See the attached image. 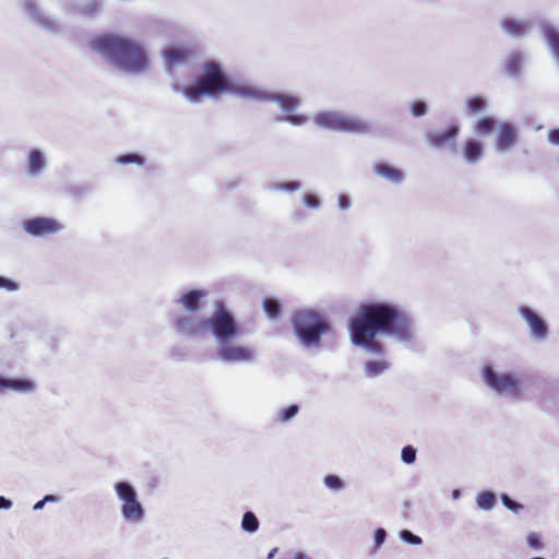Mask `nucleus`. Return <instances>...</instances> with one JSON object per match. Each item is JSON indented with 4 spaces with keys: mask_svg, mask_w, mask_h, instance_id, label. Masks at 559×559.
Here are the masks:
<instances>
[{
    "mask_svg": "<svg viewBox=\"0 0 559 559\" xmlns=\"http://www.w3.org/2000/svg\"><path fill=\"white\" fill-rule=\"evenodd\" d=\"M349 332L354 345L373 354L383 350L382 345L376 341L378 334L392 335L402 341L413 337L408 316L394 305L381 302L361 305L349 322Z\"/></svg>",
    "mask_w": 559,
    "mask_h": 559,
    "instance_id": "1",
    "label": "nucleus"
},
{
    "mask_svg": "<svg viewBox=\"0 0 559 559\" xmlns=\"http://www.w3.org/2000/svg\"><path fill=\"white\" fill-rule=\"evenodd\" d=\"M95 51L107 58L118 69L132 74L145 72L150 59L145 48L136 40L116 34H104L91 41Z\"/></svg>",
    "mask_w": 559,
    "mask_h": 559,
    "instance_id": "2",
    "label": "nucleus"
},
{
    "mask_svg": "<svg viewBox=\"0 0 559 559\" xmlns=\"http://www.w3.org/2000/svg\"><path fill=\"white\" fill-rule=\"evenodd\" d=\"M182 94L193 103L201 100L202 96H216L222 93H236L251 98H259L260 95L251 87H235L223 72L219 64L207 62L203 66V75L192 86L181 88Z\"/></svg>",
    "mask_w": 559,
    "mask_h": 559,
    "instance_id": "3",
    "label": "nucleus"
},
{
    "mask_svg": "<svg viewBox=\"0 0 559 559\" xmlns=\"http://www.w3.org/2000/svg\"><path fill=\"white\" fill-rule=\"evenodd\" d=\"M297 336L306 346H318L321 335L330 331V325L319 313L311 310L297 312L293 318Z\"/></svg>",
    "mask_w": 559,
    "mask_h": 559,
    "instance_id": "4",
    "label": "nucleus"
},
{
    "mask_svg": "<svg viewBox=\"0 0 559 559\" xmlns=\"http://www.w3.org/2000/svg\"><path fill=\"white\" fill-rule=\"evenodd\" d=\"M313 121L321 128L338 132L365 133L369 129L365 121L335 111L319 112L314 116Z\"/></svg>",
    "mask_w": 559,
    "mask_h": 559,
    "instance_id": "5",
    "label": "nucleus"
},
{
    "mask_svg": "<svg viewBox=\"0 0 559 559\" xmlns=\"http://www.w3.org/2000/svg\"><path fill=\"white\" fill-rule=\"evenodd\" d=\"M211 330L213 335L222 343L237 336L239 326L233 314L218 302L211 318L206 319V332Z\"/></svg>",
    "mask_w": 559,
    "mask_h": 559,
    "instance_id": "6",
    "label": "nucleus"
},
{
    "mask_svg": "<svg viewBox=\"0 0 559 559\" xmlns=\"http://www.w3.org/2000/svg\"><path fill=\"white\" fill-rule=\"evenodd\" d=\"M483 377L485 383L500 394L518 396L521 393V382L512 374H499L491 367H485Z\"/></svg>",
    "mask_w": 559,
    "mask_h": 559,
    "instance_id": "7",
    "label": "nucleus"
},
{
    "mask_svg": "<svg viewBox=\"0 0 559 559\" xmlns=\"http://www.w3.org/2000/svg\"><path fill=\"white\" fill-rule=\"evenodd\" d=\"M116 491L123 501L121 510L124 519L130 522H139L143 516V509L136 499L134 489L127 483H118Z\"/></svg>",
    "mask_w": 559,
    "mask_h": 559,
    "instance_id": "8",
    "label": "nucleus"
},
{
    "mask_svg": "<svg viewBox=\"0 0 559 559\" xmlns=\"http://www.w3.org/2000/svg\"><path fill=\"white\" fill-rule=\"evenodd\" d=\"M24 229L34 237H41L58 233L62 229V225L52 218L36 217L26 221L24 223Z\"/></svg>",
    "mask_w": 559,
    "mask_h": 559,
    "instance_id": "9",
    "label": "nucleus"
},
{
    "mask_svg": "<svg viewBox=\"0 0 559 559\" xmlns=\"http://www.w3.org/2000/svg\"><path fill=\"white\" fill-rule=\"evenodd\" d=\"M519 140V133L514 124L501 122L498 124V131L495 139V147L499 152L510 151Z\"/></svg>",
    "mask_w": 559,
    "mask_h": 559,
    "instance_id": "10",
    "label": "nucleus"
},
{
    "mask_svg": "<svg viewBox=\"0 0 559 559\" xmlns=\"http://www.w3.org/2000/svg\"><path fill=\"white\" fill-rule=\"evenodd\" d=\"M460 133V127L456 123H450L445 129L430 132L427 140L433 147L455 146V140Z\"/></svg>",
    "mask_w": 559,
    "mask_h": 559,
    "instance_id": "11",
    "label": "nucleus"
},
{
    "mask_svg": "<svg viewBox=\"0 0 559 559\" xmlns=\"http://www.w3.org/2000/svg\"><path fill=\"white\" fill-rule=\"evenodd\" d=\"M176 329L187 335H203L206 333V319L199 316H181L176 319Z\"/></svg>",
    "mask_w": 559,
    "mask_h": 559,
    "instance_id": "12",
    "label": "nucleus"
},
{
    "mask_svg": "<svg viewBox=\"0 0 559 559\" xmlns=\"http://www.w3.org/2000/svg\"><path fill=\"white\" fill-rule=\"evenodd\" d=\"M193 56V50L186 46H169L163 50V57L168 68L188 62Z\"/></svg>",
    "mask_w": 559,
    "mask_h": 559,
    "instance_id": "13",
    "label": "nucleus"
},
{
    "mask_svg": "<svg viewBox=\"0 0 559 559\" xmlns=\"http://www.w3.org/2000/svg\"><path fill=\"white\" fill-rule=\"evenodd\" d=\"M520 313L528 324L531 332L536 338H545L548 334L546 322L533 310L527 307H521Z\"/></svg>",
    "mask_w": 559,
    "mask_h": 559,
    "instance_id": "14",
    "label": "nucleus"
},
{
    "mask_svg": "<svg viewBox=\"0 0 559 559\" xmlns=\"http://www.w3.org/2000/svg\"><path fill=\"white\" fill-rule=\"evenodd\" d=\"M218 356L225 361H249L252 359V350L247 347L223 345L218 350Z\"/></svg>",
    "mask_w": 559,
    "mask_h": 559,
    "instance_id": "15",
    "label": "nucleus"
},
{
    "mask_svg": "<svg viewBox=\"0 0 559 559\" xmlns=\"http://www.w3.org/2000/svg\"><path fill=\"white\" fill-rule=\"evenodd\" d=\"M464 159L469 164L479 162L484 154V144L476 139H467L462 146Z\"/></svg>",
    "mask_w": 559,
    "mask_h": 559,
    "instance_id": "16",
    "label": "nucleus"
},
{
    "mask_svg": "<svg viewBox=\"0 0 559 559\" xmlns=\"http://www.w3.org/2000/svg\"><path fill=\"white\" fill-rule=\"evenodd\" d=\"M4 390L28 393L35 390V384L28 379H4L0 377V393Z\"/></svg>",
    "mask_w": 559,
    "mask_h": 559,
    "instance_id": "17",
    "label": "nucleus"
},
{
    "mask_svg": "<svg viewBox=\"0 0 559 559\" xmlns=\"http://www.w3.org/2000/svg\"><path fill=\"white\" fill-rule=\"evenodd\" d=\"M206 296L204 290H190L181 297L183 308L189 312H197L201 308V301Z\"/></svg>",
    "mask_w": 559,
    "mask_h": 559,
    "instance_id": "18",
    "label": "nucleus"
},
{
    "mask_svg": "<svg viewBox=\"0 0 559 559\" xmlns=\"http://www.w3.org/2000/svg\"><path fill=\"white\" fill-rule=\"evenodd\" d=\"M374 173L386 180L397 183L403 180V173L391 165L379 163L373 166Z\"/></svg>",
    "mask_w": 559,
    "mask_h": 559,
    "instance_id": "19",
    "label": "nucleus"
},
{
    "mask_svg": "<svg viewBox=\"0 0 559 559\" xmlns=\"http://www.w3.org/2000/svg\"><path fill=\"white\" fill-rule=\"evenodd\" d=\"M501 26L508 34L515 37L524 35L528 29V25L525 22L513 19H504L501 22Z\"/></svg>",
    "mask_w": 559,
    "mask_h": 559,
    "instance_id": "20",
    "label": "nucleus"
},
{
    "mask_svg": "<svg viewBox=\"0 0 559 559\" xmlns=\"http://www.w3.org/2000/svg\"><path fill=\"white\" fill-rule=\"evenodd\" d=\"M496 127L497 121L492 117H484L476 122L474 130L478 135H488Z\"/></svg>",
    "mask_w": 559,
    "mask_h": 559,
    "instance_id": "21",
    "label": "nucleus"
},
{
    "mask_svg": "<svg viewBox=\"0 0 559 559\" xmlns=\"http://www.w3.org/2000/svg\"><path fill=\"white\" fill-rule=\"evenodd\" d=\"M44 167V158L39 151L32 150L28 155V171L33 175L38 174Z\"/></svg>",
    "mask_w": 559,
    "mask_h": 559,
    "instance_id": "22",
    "label": "nucleus"
},
{
    "mask_svg": "<svg viewBox=\"0 0 559 559\" xmlns=\"http://www.w3.org/2000/svg\"><path fill=\"white\" fill-rule=\"evenodd\" d=\"M545 36L555 58L559 62V33L549 27L546 29Z\"/></svg>",
    "mask_w": 559,
    "mask_h": 559,
    "instance_id": "23",
    "label": "nucleus"
},
{
    "mask_svg": "<svg viewBox=\"0 0 559 559\" xmlns=\"http://www.w3.org/2000/svg\"><path fill=\"white\" fill-rule=\"evenodd\" d=\"M466 106L471 115H477L486 109L487 102L480 96H473L467 99Z\"/></svg>",
    "mask_w": 559,
    "mask_h": 559,
    "instance_id": "24",
    "label": "nucleus"
},
{
    "mask_svg": "<svg viewBox=\"0 0 559 559\" xmlns=\"http://www.w3.org/2000/svg\"><path fill=\"white\" fill-rule=\"evenodd\" d=\"M263 309L271 319L277 318L281 313V305L273 298H265L263 300Z\"/></svg>",
    "mask_w": 559,
    "mask_h": 559,
    "instance_id": "25",
    "label": "nucleus"
},
{
    "mask_svg": "<svg viewBox=\"0 0 559 559\" xmlns=\"http://www.w3.org/2000/svg\"><path fill=\"white\" fill-rule=\"evenodd\" d=\"M276 100L283 108V110L289 112L293 111L299 105V99L290 95H280Z\"/></svg>",
    "mask_w": 559,
    "mask_h": 559,
    "instance_id": "26",
    "label": "nucleus"
},
{
    "mask_svg": "<svg viewBox=\"0 0 559 559\" xmlns=\"http://www.w3.org/2000/svg\"><path fill=\"white\" fill-rule=\"evenodd\" d=\"M389 367L385 361H367L365 365L366 372L369 377H376L382 373Z\"/></svg>",
    "mask_w": 559,
    "mask_h": 559,
    "instance_id": "27",
    "label": "nucleus"
},
{
    "mask_svg": "<svg viewBox=\"0 0 559 559\" xmlns=\"http://www.w3.org/2000/svg\"><path fill=\"white\" fill-rule=\"evenodd\" d=\"M241 526L245 531L253 533L259 528V521L252 512H246L242 516Z\"/></svg>",
    "mask_w": 559,
    "mask_h": 559,
    "instance_id": "28",
    "label": "nucleus"
},
{
    "mask_svg": "<svg viewBox=\"0 0 559 559\" xmlns=\"http://www.w3.org/2000/svg\"><path fill=\"white\" fill-rule=\"evenodd\" d=\"M495 502H496V497L493 493H491L489 491H485V492L480 493L477 498L478 507L484 510L491 509L493 507Z\"/></svg>",
    "mask_w": 559,
    "mask_h": 559,
    "instance_id": "29",
    "label": "nucleus"
},
{
    "mask_svg": "<svg viewBox=\"0 0 559 559\" xmlns=\"http://www.w3.org/2000/svg\"><path fill=\"white\" fill-rule=\"evenodd\" d=\"M522 59L520 56L513 55L507 60L506 69L510 75H518L520 72Z\"/></svg>",
    "mask_w": 559,
    "mask_h": 559,
    "instance_id": "30",
    "label": "nucleus"
},
{
    "mask_svg": "<svg viewBox=\"0 0 559 559\" xmlns=\"http://www.w3.org/2000/svg\"><path fill=\"white\" fill-rule=\"evenodd\" d=\"M117 162L122 165H126V164L143 165L144 164V159L138 154L121 155L117 158Z\"/></svg>",
    "mask_w": 559,
    "mask_h": 559,
    "instance_id": "31",
    "label": "nucleus"
},
{
    "mask_svg": "<svg viewBox=\"0 0 559 559\" xmlns=\"http://www.w3.org/2000/svg\"><path fill=\"white\" fill-rule=\"evenodd\" d=\"M416 459V450L412 445H406L402 450V460L406 464L414 463Z\"/></svg>",
    "mask_w": 559,
    "mask_h": 559,
    "instance_id": "32",
    "label": "nucleus"
},
{
    "mask_svg": "<svg viewBox=\"0 0 559 559\" xmlns=\"http://www.w3.org/2000/svg\"><path fill=\"white\" fill-rule=\"evenodd\" d=\"M298 406L297 405H289L288 407H286L285 409H283L281 413H280V420L281 421H287L289 420L290 418H293L297 413H298Z\"/></svg>",
    "mask_w": 559,
    "mask_h": 559,
    "instance_id": "33",
    "label": "nucleus"
},
{
    "mask_svg": "<svg viewBox=\"0 0 559 559\" xmlns=\"http://www.w3.org/2000/svg\"><path fill=\"white\" fill-rule=\"evenodd\" d=\"M324 484L326 487H329L330 489H333V490H340L343 487L342 480L337 476H334V475H328L324 478Z\"/></svg>",
    "mask_w": 559,
    "mask_h": 559,
    "instance_id": "34",
    "label": "nucleus"
},
{
    "mask_svg": "<svg viewBox=\"0 0 559 559\" xmlns=\"http://www.w3.org/2000/svg\"><path fill=\"white\" fill-rule=\"evenodd\" d=\"M401 538L412 545L421 544V538L417 535H414L412 532L404 530L401 532Z\"/></svg>",
    "mask_w": 559,
    "mask_h": 559,
    "instance_id": "35",
    "label": "nucleus"
},
{
    "mask_svg": "<svg viewBox=\"0 0 559 559\" xmlns=\"http://www.w3.org/2000/svg\"><path fill=\"white\" fill-rule=\"evenodd\" d=\"M426 111H427V106L424 102H415L412 105V114L415 117L424 116L426 114Z\"/></svg>",
    "mask_w": 559,
    "mask_h": 559,
    "instance_id": "36",
    "label": "nucleus"
},
{
    "mask_svg": "<svg viewBox=\"0 0 559 559\" xmlns=\"http://www.w3.org/2000/svg\"><path fill=\"white\" fill-rule=\"evenodd\" d=\"M304 202L308 207L316 209L320 205V200L314 194L306 193L304 195Z\"/></svg>",
    "mask_w": 559,
    "mask_h": 559,
    "instance_id": "37",
    "label": "nucleus"
},
{
    "mask_svg": "<svg viewBox=\"0 0 559 559\" xmlns=\"http://www.w3.org/2000/svg\"><path fill=\"white\" fill-rule=\"evenodd\" d=\"M527 544L532 548H535V549L539 548L540 547V538H539V536L536 533L528 534V536H527Z\"/></svg>",
    "mask_w": 559,
    "mask_h": 559,
    "instance_id": "38",
    "label": "nucleus"
},
{
    "mask_svg": "<svg viewBox=\"0 0 559 559\" xmlns=\"http://www.w3.org/2000/svg\"><path fill=\"white\" fill-rule=\"evenodd\" d=\"M386 533L383 528H378L374 533V544L377 547L381 546L385 539Z\"/></svg>",
    "mask_w": 559,
    "mask_h": 559,
    "instance_id": "39",
    "label": "nucleus"
},
{
    "mask_svg": "<svg viewBox=\"0 0 559 559\" xmlns=\"http://www.w3.org/2000/svg\"><path fill=\"white\" fill-rule=\"evenodd\" d=\"M285 120L293 124L300 126L307 121V118L305 116L298 115V116H287L285 118Z\"/></svg>",
    "mask_w": 559,
    "mask_h": 559,
    "instance_id": "40",
    "label": "nucleus"
},
{
    "mask_svg": "<svg viewBox=\"0 0 559 559\" xmlns=\"http://www.w3.org/2000/svg\"><path fill=\"white\" fill-rule=\"evenodd\" d=\"M548 141L554 145H559V129L549 130Z\"/></svg>",
    "mask_w": 559,
    "mask_h": 559,
    "instance_id": "41",
    "label": "nucleus"
},
{
    "mask_svg": "<svg viewBox=\"0 0 559 559\" xmlns=\"http://www.w3.org/2000/svg\"><path fill=\"white\" fill-rule=\"evenodd\" d=\"M300 187L299 182L297 181H289L285 182L278 186L280 189L287 190V191H296Z\"/></svg>",
    "mask_w": 559,
    "mask_h": 559,
    "instance_id": "42",
    "label": "nucleus"
},
{
    "mask_svg": "<svg viewBox=\"0 0 559 559\" xmlns=\"http://www.w3.org/2000/svg\"><path fill=\"white\" fill-rule=\"evenodd\" d=\"M0 288H7L9 290H14L16 288V285L12 281L0 276Z\"/></svg>",
    "mask_w": 559,
    "mask_h": 559,
    "instance_id": "43",
    "label": "nucleus"
},
{
    "mask_svg": "<svg viewBox=\"0 0 559 559\" xmlns=\"http://www.w3.org/2000/svg\"><path fill=\"white\" fill-rule=\"evenodd\" d=\"M100 4L97 1H93L85 8V12L88 14H93L99 10Z\"/></svg>",
    "mask_w": 559,
    "mask_h": 559,
    "instance_id": "44",
    "label": "nucleus"
},
{
    "mask_svg": "<svg viewBox=\"0 0 559 559\" xmlns=\"http://www.w3.org/2000/svg\"><path fill=\"white\" fill-rule=\"evenodd\" d=\"M349 204H350V201H349V199L346 195H340V198H338V206L342 210L348 209Z\"/></svg>",
    "mask_w": 559,
    "mask_h": 559,
    "instance_id": "45",
    "label": "nucleus"
},
{
    "mask_svg": "<svg viewBox=\"0 0 559 559\" xmlns=\"http://www.w3.org/2000/svg\"><path fill=\"white\" fill-rule=\"evenodd\" d=\"M503 503L511 510H515V509H519V508H522L520 504H516L515 502H513L509 497L504 496L503 497Z\"/></svg>",
    "mask_w": 559,
    "mask_h": 559,
    "instance_id": "46",
    "label": "nucleus"
},
{
    "mask_svg": "<svg viewBox=\"0 0 559 559\" xmlns=\"http://www.w3.org/2000/svg\"><path fill=\"white\" fill-rule=\"evenodd\" d=\"M12 506V502L7 498L0 496V509H9Z\"/></svg>",
    "mask_w": 559,
    "mask_h": 559,
    "instance_id": "47",
    "label": "nucleus"
},
{
    "mask_svg": "<svg viewBox=\"0 0 559 559\" xmlns=\"http://www.w3.org/2000/svg\"><path fill=\"white\" fill-rule=\"evenodd\" d=\"M44 504H45V501L43 499V500H40V501L35 503L34 509L35 510H39V509H41L44 507Z\"/></svg>",
    "mask_w": 559,
    "mask_h": 559,
    "instance_id": "48",
    "label": "nucleus"
},
{
    "mask_svg": "<svg viewBox=\"0 0 559 559\" xmlns=\"http://www.w3.org/2000/svg\"><path fill=\"white\" fill-rule=\"evenodd\" d=\"M57 500V497L52 496V495H48L44 498V501L47 502V501H56Z\"/></svg>",
    "mask_w": 559,
    "mask_h": 559,
    "instance_id": "49",
    "label": "nucleus"
},
{
    "mask_svg": "<svg viewBox=\"0 0 559 559\" xmlns=\"http://www.w3.org/2000/svg\"><path fill=\"white\" fill-rule=\"evenodd\" d=\"M276 552H277V548H273V549L269 552V555H267V558H266V559H272V558L275 556V554H276Z\"/></svg>",
    "mask_w": 559,
    "mask_h": 559,
    "instance_id": "50",
    "label": "nucleus"
},
{
    "mask_svg": "<svg viewBox=\"0 0 559 559\" xmlns=\"http://www.w3.org/2000/svg\"><path fill=\"white\" fill-rule=\"evenodd\" d=\"M296 559H307V558H306V556H304V555H298V556L296 557Z\"/></svg>",
    "mask_w": 559,
    "mask_h": 559,
    "instance_id": "51",
    "label": "nucleus"
},
{
    "mask_svg": "<svg viewBox=\"0 0 559 559\" xmlns=\"http://www.w3.org/2000/svg\"><path fill=\"white\" fill-rule=\"evenodd\" d=\"M558 163H559V156H558Z\"/></svg>",
    "mask_w": 559,
    "mask_h": 559,
    "instance_id": "52",
    "label": "nucleus"
}]
</instances>
